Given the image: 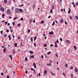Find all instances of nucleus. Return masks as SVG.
Instances as JSON below:
<instances>
[{
	"label": "nucleus",
	"mask_w": 78,
	"mask_h": 78,
	"mask_svg": "<svg viewBox=\"0 0 78 78\" xmlns=\"http://www.w3.org/2000/svg\"><path fill=\"white\" fill-rule=\"evenodd\" d=\"M7 13L8 14H11V12L10 10L9 9H8L7 11Z\"/></svg>",
	"instance_id": "nucleus-1"
},
{
	"label": "nucleus",
	"mask_w": 78,
	"mask_h": 78,
	"mask_svg": "<svg viewBox=\"0 0 78 78\" xmlns=\"http://www.w3.org/2000/svg\"><path fill=\"white\" fill-rule=\"evenodd\" d=\"M15 11H16V13H19V9H18L17 8H16V9H15Z\"/></svg>",
	"instance_id": "nucleus-2"
},
{
	"label": "nucleus",
	"mask_w": 78,
	"mask_h": 78,
	"mask_svg": "<svg viewBox=\"0 0 78 78\" xmlns=\"http://www.w3.org/2000/svg\"><path fill=\"white\" fill-rule=\"evenodd\" d=\"M0 10L2 12H4V11H5V9L3 7H1L0 8Z\"/></svg>",
	"instance_id": "nucleus-3"
},
{
	"label": "nucleus",
	"mask_w": 78,
	"mask_h": 78,
	"mask_svg": "<svg viewBox=\"0 0 78 78\" xmlns=\"http://www.w3.org/2000/svg\"><path fill=\"white\" fill-rule=\"evenodd\" d=\"M47 73V70L45 69L44 71V76L46 75Z\"/></svg>",
	"instance_id": "nucleus-4"
},
{
	"label": "nucleus",
	"mask_w": 78,
	"mask_h": 78,
	"mask_svg": "<svg viewBox=\"0 0 78 78\" xmlns=\"http://www.w3.org/2000/svg\"><path fill=\"white\" fill-rule=\"evenodd\" d=\"M66 42L67 44H70V41H69V40H67L66 41Z\"/></svg>",
	"instance_id": "nucleus-5"
},
{
	"label": "nucleus",
	"mask_w": 78,
	"mask_h": 78,
	"mask_svg": "<svg viewBox=\"0 0 78 78\" xmlns=\"http://www.w3.org/2000/svg\"><path fill=\"white\" fill-rule=\"evenodd\" d=\"M49 34H51V35H52V34H53V32L52 31H51V32H49Z\"/></svg>",
	"instance_id": "nucleus-6"
},
{
	"label": "nucleus",
	"mask_w": 78,
	"mask_h": 78,
	"mask_svg": "<svg viewBox=\"0 0 78 78\" xmlns=\"http://www.w3.org/2000/svg\"><path fill=\"white\" fill-rule=\"evenodd\" d=\"M34 58V55H31L30 57V59H31L32 58Z\"/></svg>",
	"instance_id": "nucleus-7"
},
{
	"label": "nucleus",
	"mask_w": 78,
	"mask_h": 78,
	"mask_svg": "<svg viewBox=\"0 0 78 78\" xmlns=\"http://www.w3.org/2000/svg\"><path fill=\"white\" fill-rule=\"evenodd\" d=\"M33 65H34V66L35 69H36L37 67L36 65V63H34L33 64Z\"/></svg>",
	"instance_id": "nucleus-8"
},
{
	"label": "nucleus",
	"mask_w": 78,
	"mask_h": 78,
	"mask_svg": "<svg viewBox=\"0 0 78 78\" xmlns=\"http://www.w3.org/2000/svg\"><path fill=\"white\" fill-rule=\"evenodd\" d=\"M74 71L76 73L78 72V69L77 68H75L74 69Z\"/></svg>",
	"instance_id": "nucleus-9"
},
{
	"label": "nucleus",
	"mask_w": 78,
	"mask_h": 78,
	"mask_svg": "<svg viewBox=\"0 0 78 78\" xmlns=\"http://www.w3.org/2000/svg\"><path fill=\"white\" fill-rule=\"evenodd\" d=\"M8 37H9V40H11V35H9Z\"/></svg>",
	"instance_id": "nucleus-10"
},
{
	"label": "nucleus",
	"mask_w": 78,
	"mask_h": 78,
	"mask_svg": "<svg viewBox=\"0 0 78 78\" xmlns=\"http://www.w3.org/2000/svg\"><path fill=\"white\" fill-rule=\"evenodd\" d=\"M55 47H57V43H56V41H55Z\"/></svg>",
	"instance_id": "nucleus-11"
},
{
	"label": "nucleus",
	"mask_w": 78,
	"mask_h": 78,
	"mask_svg": "<svg viewBox=\"0 0 78 78\" xmlns=\"http://www.w3.org/2000/svg\"><path fill=\"white\" fill-rule=\"evenodd\" d=\"M35 5H32V8L33 9H34L35 8Z\"/></svg>",
	"instance_id": "nucleus-12"
},
{
	"label": "nucleus",
	"mask_w": 78,
	"mask_h": 78,
	"mask_svg": "<svg viewBox=\"0 0 78 78\" xmlns=\"http://www.w3.org/2000/svg\"><path fill=\"white\" fill-rule=\"evenodd\" d=\"M7 2H8L7 0H4V2L5 4L6 3H7Z\"/></svg>",
	"instance_id": "nucleus-13"
},
{
	"label": "nucleus",
	"mask_w": 78,
	"mask_h": 78,
	"mask_svg": "<svg viewBox=\"0 0 78 78\" xmlns=\"http://www.w3.org/2000/svg\"><path fill=\"white\" fill-rule=\"evenodd\" d=\"M63 21H64V20L63 19H61V20H60V23H63Z\"/></svg>",
	"instance_id": "nucleus-14"
},
{
	"label": "nucleus",
	"mask_w": 78,
	"mask_h": 78,
	"mask_svg": "<svg viewBox=\"0 0 78 78\" xmlns=\"http://www.w3.org/2000/svg\"><path fill=\"white\" fill-rule=\"evenodd\" d=\"M54 8H55V6H54V5H52V7L51 8V9L53 10L54 9Z\"/></svg>",
	"instance_id": "nucleus-15"
},
{
	"label": "nucleus",
	"mask_w": 78,
	"mask_h": 78,
	"mask_svg": "<svg viewBox=\"0 0 78 78\" xmlns=\"http://www.w3.org/2000/svg\"><path fill=\"white\" fill-rule=\"evenodd\" d=\"M71 11V10L70 9V8H69V11H68V13L69 14H70V11Z\"/></svg>",
	"instance_id": "nucleus-16"
},
{
	"label": "nucleus",
	"mask_w": 78,
	"mask_h": 78,
	"mask_svg": "<svg viewBox=\"0 0 78 78\" xmlns=\"http://www.w3.org/2000/svg\"><path fill=\"white\" fill-rule=\"evenodd\" d=\"M19 11H20V12H21L22 11H23V10H22V9H19Z\"/></svg>",
	"instance_id": "nucleus-17"
},
{
	"label": "nucleus",
	"mask_w": 78,
	"mask_h": 78,
	"mask_svg": "<svg viewBox=\"0 0 78 78\" xmlns=\"http://www.w3.org/2000/svg\"><path fill=\"white\" fill-rule=\"evenodd\" d=\"M50 73H51L52 75H55V74L53 73L52 72H50Z\"/></svg>",
	"instance_id": "nucleus-18"
},
{
	"label": "nucleus",
	"mask_w": 78,
	"mask_h": 78,
	"mask_svg": "<svg viewBox=\"0 0 78 78\" xmlns=\"http://www.w3.org/2000/svg\"><path fill=\"white\" fill-rule=\"evenodd\" d=\"M9 57L11 59V60H12V56L11 55H9Z\"/></svg>",
	"instance_id": "nucleus-19"
},
{
	"label": "nucleus",
	"mask_w": 78,
	"mask_h": 78,
	"mask_svg": "<svg viewBox=\"0 0 78 78\" xmlns=\"http://www.w3.org/2000/svg\"><path fill=\"white\" fill-rule=\"evenodd\" d=\"M3 51L4 53H5V52H6V48H5L4 49H3Z\"/></svg>",
	"instance_id": "nucleus-20"
},
{
	"label": "nucleus",
	"mask_w": 78,
	"mask_h": 78,
	"mask_svg": "<svg viewBox=\"0 0 78 78\" xmlns=\"http://www.w3.org/2000/svg\"><path fill=\"white\" fill-rule=\"evenodd\" d=\"M44 23V21L43 20H42L41 21V22H40V23L41 24V23Z\"/></svg>",
	"instance_id": "nucleus-21"
},
{
	"label": "nucleus",
	"mask_w": 78,
	"mask_h": 78,
	"mask_svg": "<svg viewBox=\"0 0 78 78\" xmlns=\"http://www.w3.org/2000/svg\"><path fill=\"white\" fill-rule=\"evenodd\" d=\"M47 65L48 66H51V63H49V64H47Z\"/></svg>",
	"instance_id": "nucleus-22"
},
{
	"label": "nucleus",
	"mask_w": 78,
	"mask_h": 78,
	"mask_svg": "<svg viewBox=\"0 0 78 78\" xmlns=\"http://www.w3.org/2000/svg\"><path fill=\"white\" fill-rule=\"evenodd\" d=\"M12 52L13 53V54H14V53H15V52H16V51H15V50H12Z\"/></svg>",
	"instance_id": "nucleus-23"
},
{
	"label": "nucleus",
	"mask_w": 78,
	"mask_h": 78,
	"mask_svg": "<svg viewBox=\"0 0 78 78\" xmlns=\"http://www.w3.org/2000/svg\"><path fill=\"white\" fill-rule=\"evenodd\" d=\"M74 48L75 50L76 49V46H75V45H74Z\"/></svg>",
	"instance_id": "nucleus-24"
},
{
	"label": "nucleus",
	"mask_w": 78,
	"mask_h": 78,
	"mask_svg": "<svg viewBox=\"0 0 78 78\" xmlns=\"http://www.w3.org/2000/svg\"><path fill=\"white\" fill-rule=\"evenodd\" d=\"M30 54H33V52L32 51H30Z\"/></svg>",
	"instance_id": "nucleus-25"
},
{
	"label": "nucleus",
	"mask_w": 78,
	"mask_h": 78,
	"mask_svg": "<svg viewBox=\"0 0 78 78\" xmlns=\"http://www.w3.org/2000/svg\"><path fill=\"white\" fill-rule=\"evenodd\" d=\"M15 46V47H17V43H15L14 44Z\"/></svg>",
	"instance_id": "nucleus-26"
},
{
	"label": "nucleus",
	"mask_w": 78,
	"mask_h": 78,
	"mask_svg": "<svg viewBox=\"0 0 78 78\" xmlns=\"http://www.w3.org/2000/svg\"><path fill=\"white\" fill-rule=\"evenodd\" d=\"M17 18H18V17L17 16L16 17H14V20H16Z\"/></svg>",
	"instance_id": "nucleus-27"
},
{
	"label": "nucleus",
	"mask_w": 78,
	"mask_h": 78,
	"mask_svg": "<svg viewBox=\"0 0 78 78\" xmlns=\"http://www.w3.org/2000/svg\"><path fill=\"white\" fill-rule=\"evenodd\" d=\"M30 29L27 30V33H30Z\"/></svg>",
	"instance_id": "nucleus-28"
},
{
	"label": "nucleus",
	"mask_w": 78,
	"mask_h": 78,
	"mask_svg": "<svg viewBox=\"0 0 78 78\" xmlns=\"http://www.w3.org/2000/svg\"><path fill=\"white\" fill-rule=\"evenodd\" d=\"M73 67L72 66H70V70H72L73 69Z\"/></svg>",
	"instance_id": "nucleus-29"
},
{
	"label": "nucleus",
	"mask_w": 78,
	"mask_h": 78,
	"mask_svg": "<svg viewBox=\"0 0 78 78\" xmlns=\"http://www.w3.org/2000/svg\"><path fill=\"white\" fill-rule=\"evenodd\" d=\"M20 23H19L17 25V27H20Z\"/></svg>",
	"instance_id": "nucleus-30"
},
{
	"label": "nucleus",
	"mask_w": 78,
	"mask_h": 78,
	"mask_svg": "<svg viewBox=\"0 0 78 78\" xmlns=\"http://www.w3.org/2000/svg\"><path fill=\"white\" fill-rule=\"evenodd\" d=\"M24 6V5L23 4H22L21 5H19V6H20V7H22V6Z\"/></svg>",
	"instance_id": "nucleus-31"
},
{
	"label": "nucleus",
	"mask_w": 78,
	"mask_h": 78,
	"mask_svg": "<svg viewBox=\"0 0 78 78\" xmlns=\"http://www.w3.org/2000/svg\"><path fill=\"white\" fill-rule=\"evenodd\" d=\"M47 44H44V47H47Z\"/></svg>",
	"instance_id": "nucleus-32"
},
{
	"label": "nucleus",
	"mask_w": 78,
	"mask_h": 78,
	"mask_svg": "<svg viewBox=\"0 0 78 78\" xmlns=\"http://www.w3.org/2000/svg\"><path fill=\"white\" fill-rule=\"evenodd\" d=\"M65 67H66V68H67V67H68V65H67V64H66L65 65Z\"/></svg>",
	"instance_id": "nucleus-33"
},
{
	"label": "nucleus",
	"mask_w": 78,
	"mask_h": 78,
	"mask_svg": "<svg viewBox=\"0 0 78 78\" xmlns=\"http://www.w3.org/2000/svg\"><path fill=\"white\" fill-rule=\"evenodd\" d=\"M75 18H76V20H78V16H75Z\"/></svg>",
	"instance_id": "nucleus-34"
},
{
	"label": "nucleus",
	"mask_w": 78,
	"mask_h": 78,
	"mask_svg": "<svg viewBox=\"0 0 78 78\" xmlns=\"http://www.w3.org/2000/svg\"><path fill=\"white\" fill-rule=\"evenodd\" d=\"M37 37H34V41H36V39Z\"/></svg>",
	"instance_id": "nucleus-35"
},
{
	"label": "nucleus",
	"mask_w": 78,
	"mask_h": 78,
	"mask_svg": "<svg viewBox=\"0 0 78 78\" xmlns=\"http://www.w3.org/2000/svg\"><path fill=\"white\" fill-rule=\"evenodd\" d=\"M5 37H6L7 36V35L6 34H4Z\"/></svg>",
	"instance_id": "nucleus-36"
},
{
	"label": "nucleus",
	"mask_w": 78,
	"mask_h": 78,
	"mask_svg": "<svg viewBox=\"0 0 78 78\" xmlns=\"http://www.w3.org/2000/svg\"><path fill=\"white\" fill-rule=\"evenodd\" d=\"M5 16V14H2V17H3V18H5V17H4V16Z\"/></svg>",
	"instance_id": "nucleus-37"
},
{
	"label": "nucleus",
	"mask_w": 78,
	"mask_h": 78,
	"mask_svg": "<svg viewBox=\"0 0 78 78\" xmlns=\"http://www.w3.org/2000/svg\"><path fill=\"white\" fill-rule=\"evenodd\" d=\"M7 23H8V22H5V25H7Z\"/></svg>",
	"instance_id": "nucleus-38"
},
{
	"label": "nucleus",
	"mask_w": 78,
	"mask_h": 78,
	"mask_svg": "<svg viewBox=\"0 0 78 78\" xmlns=\"http://www.w3.org/2000/svg\"><path fill=\"white\" fill-rule=\"evenodd\" d=\"M51 13H52L53 12V10L52 9H51V10L50 11Z\"/></svg>",
	"instance_id": "nucleus-39"
},
{
	"label": "nucleus",
	"mask_w": 78,
	"mask_h": 78,
	"mask_svg": "<svg viewBox=\"0 0 78 78\" xmlns=\"http://www.w3.org/2000/svg\"><path fill=\"white\" fill-rule=\"evenodd\" d=\"M30 40L31 41V42H33V37H31V39H30Z\"/></svg>",
	"instance_id": "nucleus-40"
},
{
	"label": "nucleus",
	"mask_w": 78,
	"mask_h": 78,
	"mask_svg": "<svg viewBox=\"0 0 78 78\" xmlns=\"http://www.w3.org/2000/svg\"><path fill=\"white\" fill-rule=\"evenodd\" d=\"M10 30L11 33H12V31H13L12 29H10Z\"/></svg>",
	"instance_id": "nucleus-41"
},
{
	"label": "nucleus",
	"mask_w": 78,
	"mask_h": 78,
	"mask_svg": "<svg viewBox=\"0 0 78 78\" xmlns=\"http://www.w3.org/2000/svg\"><path fill=\"white\" fill-rule=\"evenodd\" d=\"M62 75H64V76H66V74H65V73H62Z\"/></svg>",
	"instance_id": "nucleus-42"
},
{
	"label": "nucleus",
	"mask_w": 78,
	"mask_h": 78,
	"mask_svg": "<svg viewBox=\"0 0 78 78\" xmlns=\"http://www.w3.org/2000/svg\"><path fill=\"white\" fill-rule=\"evenodd\" d=\"M30 23H31V22H32V20H31V19H30Z\"/></svg>",
	"instance_id": "nucleus-43"
},
{
	"label": "nucleus",
	"mask_w": 78,
	"mask_h": 78,
	"mask_svg": "<svg viewBox=\"0 0 78 78\" xmlns=\"http://www.w3.org/2000/svg\"><path fill=\"white\" fill-rule=\"evenodd\" d=\"M55 55H56V56L57 57V58H58V55H57V53L55 54Z\"/></svg>",
	"instance_id": "nucleus-44"
},
{
	"label": "nucleus",
	"mask_w": 78,
	"mask_h": 78,
	"mask_svg": "<svg viewBox=\"0 0 78 78\" xmlns=\"http://www.w3.org/2000/svg\"><path fill=\"white\" fill-rule=\"evenodd\" d=\"M71 76L72 78H73V74H71Z\"/></svg>",
	"instance_id": "nucleus-45"
},
{
	"label": "nucleus",
	"mask_w": 78,
	"mask_h": 78,
	"mask_svg": "<svg viewBox=\"0 0 78 78\" xmlns=\"http://www.w3.org/2000/svg\"><path fill=\"white\" fill-rule=\"evenodd\" d=\"M0 33H1V34H3V30L1 31L0 32Z\"/></svg>",
	"instance_id": "nucleus-46"
},
{
	"label": "nucleus",
	"mask_w": 78,
	"mask_h": 78,
	"mask_svg": "<svg viewBox=\"0 0 78 78\" xmlns=\"http://www.w3.org/2000/svg\"><path fill=\"white\" fill-rule=\"evenodd\" d=\"M54 24H55V21H54L53 23H52V25H54Z\"/></svg>",
	"instance_id": "nucleus-47"
},
{
	"label": "nucleus",
	"mask_w": 78,
	"mask_h": 78,
	"mask_svg": "<svg viewBox=\"0 0 78 78\" xmlns=\"http://www.w3.org/2000/svg\"><path fill=\"white\" fill-rule=\"evenodd\" d=\"M50 53H51L50 51L48 52V55H49V54H50Z\"/></svg>",
	"instance_id": "nucleus-48"
},
{
	"label": "nucleus",
	"mask_w": 78,
	"mask_h": 78,
	"mask_svg": "<svg viewBox=\"0 0 78 78\" xmlns=\"http://www.w3.org/2000/svg\"><path fill=\"white\" fill-rule=\"evenodd\" d=\"M34 47H36V43H34Z\"/></svg>",
	"instance_id": "nucleus-49"
},
{
	"label": "nucleus",
	"mask_w": 78,
	"mask_h": 78,
	"mask_svg": "<svg viewBox=\"0 0 78 78\" xmlns=\"http://www.w3.org/2000/svg\"><path fill=\"white\" fill-rule=\"evenodd\" d=\"M20 20H23V18H21L20 19Z\"/></svg>",
	"instance_id": "nucleus-50"
},
{
	"label": "nucleus",
	"mask_w": 78,
	"mask_h": 78,
	"mask_svg": "<svg viewBox=\"0 0 78 78\" xmlns=\"http://www.w3.org/2000/svg\"><path fill=\"white\" fill-rule=\"evenodd\" d=\"M56 43H57V42L58 43L59 42V41H58V39H57V42H56Z\"/></svg>",
	"instance_id": "nucleus-51"
},
{
	"label": "nucleus",
	"mask_w": 78,
	"mask_h": 78,
	"mask_svg": "<svg viewBox=\"0 0 78 78\" xmlns=\"http://www.w3.org/2000/svg\"><path fill=\"white\" fill-rule=\"evenodd\" d=\"M69 18H70V19H71V20H72V16H70L69 17Z\"/></svg>",
	"instance_id": "nucleus-52"
},
{
	"label": "nucleus",
	"mask_w": 78,
	"mask_h": 78,
	"mask_svg": "<svg viewBox=\"0 0 78 78\" xmlns=\"http://www.w3.org/2000/svg\"><path fill=\"white\" fill-rule=\"evenodd\" d=\"M25 60L26 61H27V58L26 57V58H25Z\"/></svg>",
	"instance_id": "nucleus-53"
},
{
	"label": "nucleus",
	"mask_w": 78,
	"mask_h": 78,
	"mask_svg": "<svg viewBox=\"0 0 78 78\" xmlns=\"http://www.w3.org/2000/svg\"><path fill=\"white\" fill-rule=\"evenodd\" d=\"M14 24H15L14 22H12V25H13V26H14Z\"/></svg>",
	"instance_id": "nucleus-54"
},
{
	"label": "nucleus",
	"mask_w": 78,
	"mask_h": 78,
	"mask_svg": "<svg viewBox=\"0 0 78 78\" xmlns=\"http://www.w3.org/2000/svg\"><path fill=\"white\" fill-rule=\"evenodd\" d=\"M6 31L7 32V33H8V32H9V30H6Z\"/></svg>",
	"instance_id": "nucleus-55"
},
{
	"label": "nucleus",
	"mask_w": 78,
	"mask_h": 78,
	"mask_svg": "<svg viewBox=\"0 0 78 78\" xmlns=\"http://www.w3.org/2000/svg\"><path fill=\"white\" fill-rule=\"evenodd\" d=\"M7 72H8V71H7V70H5V73H7Z\"/></svg>",
	"instance_id": "nucleus-56"
},
{
	"label": "nucleus",
	"mask_w": 78,
	"mask_h": 78,
	"mask_svg": "<svg viewBox=\"0 0 78 78\" xmlns=\"http://www.w3.org/2000/svg\"><path fill=\"white\" fill-rule=\"evenodd\" d=\"M25 73L26 74H27V73H28V71H25Z\"/></svg>",
	"instance_id": "nucleus-57"
},
{
	"label": "nucleus",
	"mask_w": 78,
	"mask_h": 78,
	"mask_svg": "<svg viewBox=\"0 0 78 78\" xmlns=\"http://www.w3.org/2000/svg\"><path fill=\"white\" fill-rule=\"evenodd\" d=\"M41 58H42V59H44V56L43 55H41Z\"/></svg>",
	"instance_id": "nucleus-58"
},
{
	"label": "nucleus",
	"mask_w": 78,
	"mask_h": 78,
	"mask_svg": "<svg viewBox=\"0 0 78 78\" xmlns=\"http://www.w3.org/2000/svg\"><path fill=\"white\" fill-rule=\"evenodd\" d=\"M1 75H2V76H3V73H2L1 74Z\"/></svg>",
	"instance_id": "nucleus-59"
},
{
	"label": "nucleus",
	"mask_w": 78,
	"mask_h": 78,
	"mask_svg": "<svg viewBox=\"0 0 78 78\" xmlns=\"http://www.w3.org/2000/svg\"><path fill=\"white\" fill-rule=\"evenodd\" d=\"M31 70H33H33H34V69H33V68H31Z\"/></svg>",
	"instance_id": "nucleus-60"
},
{
	"label": "nucleus",
	"mask_w": 78,
	"mask_h": 78,
	"mask_svg": "<svg viewBox=\"0 0 78 78\" xmlns=\"http://www.w3.org/2000/svg\"><path fill=\"white\" fill-rule=\"evenodd\" d=\"M50 47H52L53 46V44H51L50 45Z\"/></svg>",
	"instance_id": "nucleus-61"
},
{
	"label": "nucleus",
	"mask_w": 78,
	"mask_h": 78,
	"mask_svg": "<svg viewBox=\"0 0 78 78\" xmlns=\"http://www.w3.org/2000/svg\"><path fill=\"white\" fill-rule=\"evenodd\" d=\"M7 78H9V76H7Z\"/></svg>",
	"instance_id": "nucleus-62"
},
{
	"label": "nucleus",
	"mask_w": 78,
	"mask_h": 78,
	"mask_svg": "<svg viewBox=\"0 0 78 78\" xmlns=\"http://www.w3.org/2000/svg\"><path fill=\"white\" fill-rule=\"evenodd\" d=\"M18 39H20V37H18Z\"/></svg>",
	"instance_id": "nucleus-63"
},
{
	"label": "nucleus",
	"mask_w": 78,
	"mask_h": 78,
	"mask_svg": "<svg viewBox=\"0 0 78 78\" xmlns=\"http://www.w3.org/2000/svg\"><path fill=\"white\" fill-rule=\"evenodd\" d=\"M43 36L44 37L45 36V33H44L43 34Z\"/></svg>",
	"instance_id": "nucleus-64"
}]
</instances>
